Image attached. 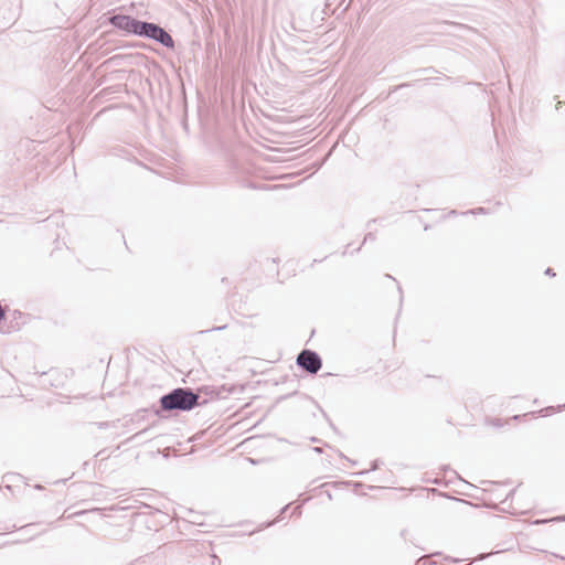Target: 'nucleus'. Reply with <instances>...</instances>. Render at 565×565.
Masks as SVG:
<instances>
[{
	"instance_id": "15",
	"label": "nucleus",
	"mask_w": 565,
	"mask_h": 565,
	"mask_svg": "<svg viewBox=\"0 0 565 565\" xmlns=\"http://www.w3.org/2000/svg\"><path fill=\"white\" fill-rule=\"evenodd\" d=\"M449 215H451V216L457 215V211H456V210H451V211L449 212Z\"/></svg>"
},
{
	"instance_id": "21",
	"label": "nucleus",
	"mask_w": 565,
	"mask_h": 565,
	"mask_svg": "<svg viewBox=\"0 0 565 565\" xmlns=\"http://www.w3.org/2000/svg\"><path fill=\"white\" fill-rule=\"evenodd\" d=\"M105 426H107V423L100 424V427H105Z\"/></svg>"
},
{
	"instance_id": "2",
	"label": "nucleus",
	"mask_w": 565,
	"mask_h": 565,
	"mask_svg": "<svg viewBox=\"0 0 565 565\" xmlns=\"http://www.w3.org/2000/svg\"><path fill=\"white\" fill-rule=\"evenodd\" d=\"M136 36L152 40L167 49H174V40L159 24L139 20Z\"/></svg>"
},
{
	"instance_id": "12",
	"label": "nucleus",
	"mask_w": 565,
	"mask_h": 565,
	"mask_svg": "<svg viewBox=\"0 0 565 565\" xmlns=\"http://www.w3.org/2000/svg\"><path fill=\"white\" fill-rule=\"evenodd\" d=\"M292 514H301V505H297L294 510H292Z\"/></svg>"
},
{
	"instance_id": "8",
	"label": "nucleus",
	"mask_w": 565,
	"mask_h": 565,
	"mask_svg": "<svg viewBox=\"0 0 565 565\" xmlns=\"http://www.w3.org/2000/svg\"><path fill=\"white\" fill-rule=\"evenodd\" d=\"M487 211L484 207H478L470 211L465 212L463 214H486Z\"/></svg>"
},
{
	"instance_id": "4",
	"label": "nucleus",
	"mask_w": 565,
	"mask_h": 565,
	"mask_svg": "<svg viewBox=\"0 0 565 565\" xmlns=\"http://www.w3.org/2000/svg\"><path fill=\"white\" fill-rule=\"evenodd\" d=\"M109 23L118 30L136 35L139 20L126 14H114L109 18Z\"/></svg>"
},
{
	"instance_id": "1",
	"label": "nucleus",
	"mask_w": 565,
	"mask_h": 565,
	"mask_svg": "<svg viewBox=\"0 0 565 565\" xmlns=\"http://www.w3.org/2000/svg\"><path fill=\"white\" fill-rule=\"evenodd\" d=\"M200 395L190 387H177L159 398L161 412H190L200 405Z\"/></svg>"
},
{
	"instance_id": "16",
	"label": "nucleus",
	"mask_w": 565,
	"mask_h": 565,
	"mask_svg": "<svg viewBox=\"0 0 565 565\" xmlns=\"http://www.w3.org/2000/svg\"><path fill=\"white\" fill-rule=\"evenodd\" d=\"M554 520H556V521H565V516H558V518H555Z\"/></svg>"
},
{
	"instance_id": "7",
	"label": "nucleus",
	"mask_w": 565,
	"mask_h": 565,
	"mask_svg": "<svg viewBox=\"0 0 565 565\" xmlns=\"http://www.w3.org/2000/svg\"><path fill=\"white\" fill-rule=\"evenodd\" d=\"M380 467V460L379 459H375L374 461H372L371 463V468H370V471H374L376 470L377 468ZM369 470H363V471H360L358 472L359 476H363L365 473H367Z\"/></svg>"
},
{
	"instance_id": "9",
	"label": "nucleus",
	"mask_w": 565,
	"mask_h": 565,
	"mask_svg": "<svg viewBox=\"0 0 565 565\" xmlns=\"http://www.w3.org/2000/svg\"><path fill=\"white\" fill-rule=\"evenodd\" d=\"M375 239V235L373 233H367L365 236H364V241L363 243H367L369 241H374Z\"/></svg>"
},
{
	"instance_id": "17",
	"label": "nucleus",
	"mask_w": 565,
	"mask_h": 565,
	"mask_svg": "<svg viewBox=\"0 0 565 565\" xmlns=\"http://www.w3.org/2000/svg\"><path fill=\"white\" fill-rule=\"evenodd\" d=\"M223 329H225V326H223V327H217V328H214L213 330H223Z\"/></svg>"
},
{
	"instance_id": "14",
	"label": "nucleus",
	"mask_w": 565,
	"mask_h": 565,
	"mask_svg": "<svg viewBox=\"0 0 565 565\" xmlns=\"http://www.w3.org/2000/svg\"><path fill=\"white\" fill-rule=\"evenodd\" d=\"M289 504L285 505L282 509H281V514L284 513H287V510L289 509Z\"/></svg>"
},
{
	"instance_id": "6",
	"label": "nucleus",
	"mask_w": 565,
	"mask_h": 565,
	"mask_svg": "<svg viewBox=\"0 0 565 565\" xmlns=\"http://www.w3.org/2000/svg\"><path fill=\"white\" fill-rule=\"evenodd\" d=\"M565 409V404L564 405H558L557 407H554V406H548V407H545L543 409H541L539 413L542 414L543 416H547L550 415L552 412H561Z\"/></svg>"
},
{
	"instance_id": "3",
	"label": "nucleus",
	"mask_w": 565,
	"mask_h": 565,
	"mask_svg": "<svg viewBox=\"0 0 565 565\" xmlns=\"http://www.w3.org/2000/svg\"><path fill=\"white\" fill-rule=\"evenodd\" d=\"M297 365L309 374H317L322 367L320 355L312 350H302L296 361Z\"/></svg>"
},
{
	"instance_id": "19",
	"label": "nucleus",
	"mask_w": 565,
	"mask_h": 565,
	"mask_svg": "<svg viewBox=\"0 0 565 565\" xmlns=\"http://www.w3.org/2000/svg\"><path fill=\"white\" fill-rule=\"evenodd\" d=\"M521 416L520 415H515L513 416V419H519Z\"/></svg>"
},
{
	"instance_id": "10",
	"label": "nucleus",
	"mask_w": 565,
	"mask_h": 565,
	"mask_svg": "<svg viewBox=\"0 0 565 565\" xmlns=\"http://www.w3.org/2000/svg\"><path fill=\"white\" fill-rule=\"evenodd\" d=\"M221 559L216 555H212V565H220Z\"/></svg>"
},
{
	"instance_id": "18",
	"label": "nucleus",
	"mask_w": 565,
	"mask_h": 565,
	"mask_svg": "<svg viewBox=\"0 0 565 565\" xmlns=\"http://www.w3.org/2000/svg\"><path fill=\"white\" fill-rule=\"evenodd\" d=\"M315 451H317V452H321L322 450H321V448H318V447H317V448H315Z\"/></svg>"
},
{
	"instance_id": "5",
	"label": "nucleus",
	"mask_w": 565,
	"mask_h": 565,
	"mask_svg": "<svg viewBox=\"0 0 565 565\" xmlns=\"http://www.w3.org/2000/svg\"><path fill=\"white\" fill-rule=\"evenodd\" d=\"M236 392H237V387L235 385H227V384H224L220 387L211 390V394L214 395L216 398H225L230 394H233Z\"/></svg>"
},
{
	"instance_id": "11",
	"label": "nucleus",
	"mask_w": 565,
	"mask_h": 565,
	"mask_svg": "<svg viewBox=\"0 0 565 565\" xmlns=\"http://www.w3.org/2000/svg\"><path fill=\"white\" fill-rule=\"evenodd\" d=\"M145 433H146V429H143V430H141V431H139V433L135 434L134 436H131V437L129 438V440H134V439H136L137 437H139L140 435H142V434H145Z\"/></svg>"
},
{
	"instance_id": "13",
	"label": "nucleus",
	"mask_w": 565,
	"mask_h": 565,
	"mask_svg": "<svg viewBox=\"0 0 565 565\" xmlns=\"http://www.w3.org/2000/svg\"><path fill=\"white\" fill-rule=\"evenodd\" d=\"M545 274H546V275H548V276H555V273L553 271V269H552V268H547V269L545 270Z\"/></svg>"
},
{
	"instance_id": "20",
	"label": "nucleus",
	"mask_w": 565,
	"mask_h": 565,
	"mask_svg": "<svg viewBox=\"0 0 565 565\" xmlns=\"http://www.w3.org/2000/svg\"><path fill=\"white\" fill-rule=\"evenodd\" d=\"M537 413L536 412H531L530 415L532 416H535Z\"/></svg>"
}]
</instances>
